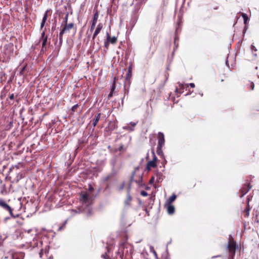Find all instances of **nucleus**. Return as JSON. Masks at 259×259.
I'll use <instances>...</instances> for the list:
<instances>
[{
    "mask_svg": "<svg viewBox=\"0 0 259 259\" xmlns=\"http://www.w3.org/2000/svg\"><path fill=\"white\" fill-rule=\"evenodd\" d=\"M0 206L4 209L8 210L12 217L15 218L11 207L3 199H0Z\"/></svg>",
    "mask_w": 259,
    "mask_h": 259,
    "instance_id": "nucleus-1",
    "label": "nucleus"
},
{
    "mask_svg": "<svg viewBox=\"0 0 259 259\" xmlns=\"http://www.w3.org/2000/svg\"><path fill=\"white\" fill-rule=\"evenodd\" d=\"M164 137L162 133L159 132L158 136V145L157 147H162L164 145Z\"/></svg>",
    "mask_w": 259,
    "mask_h": 259,
    "instance_id": "nucleus-2",
    "label": "nucleus"
},
{
    "mask_svg": "<svg viewBox=\"0 0 259 259\" xmlns=\"http://www.w3.org/2000/svg\"><path fill=\"white\" fill-rule=\"evenodd\" d=\"M228 248L229 249L230 253L232 255H234L235 253L236 248V244L234 242H230L228 244Z\"/></svg>",
    "mask_w": 259,
    "mask_h": 259,
    "instance_id": "nucleus-3",
    "label": "nucleus"
},
{
    "mask_svg": "<svg viewBox=\"0 0 259 259\" xmlns=\"http://www.w3.org/2000/svg\"><path fill=\"white\" fill-rule=\"evenodd\" d=\"M73 26L74 24L73 23H71L68 24H66L63 27V29L61 30L62 33H67L69 31L70 29L73 28Z\"/></svg>",
    "mask_w": 259,
    "mask_h": 259,
    "instance_id": "nucleus-4",
    "label": "nucleus"
},
{
    "mask_svg": "<svg viewBox=\"0 0 259 259\" xmlns=\"http://www.w3.org/2000/svg\"><path fill=\"white\" fill-rule=\"evenodd\" d=\"M98 14L97 12H96L94 14V16L93 17L92 25H91V28H90L91 31H93L94 29L95 25H96L97 21V20H98Z\"/></svg>",
    "mask_w": 259,
    "mask_h": 259,
    "instance_id": "nucleus-5",
    "label": "nucleus"
},
{
    "mask_svg": "<svg viewBox=\"0 0 259 259\" xmlns=\"http://www.w3.org/2000/svg\"><path fill=\"white\" fill-rule=\"evenodd\" d=\"M129 124H131L132 126H130L129 125H127L123 126V129L129 131H133L134 130V127L137 125V122H131Z\"/></svg>",
    "mask_w": 259,
    "mask_h": 259,
    "instance_id": "nucleus-6",
    "label": "nucleus"
},
{
    "mask_svg": "<svg viewBox=\"0 0 259 259\" xmlns=\"http://www.w3.org/2000/svg\"><path fill=\"white\" fill-rule=\"evenodd\" d=\"M102 28H103V24L102 23L98 24V25H97V28H96L94 33L93 34V39H94L95 38V37L97 36V35L100 33V32L101 31Z\"/></svg>",
    "mask_w": 259,
    "mask_h": 259,
    "instance_id": "nucleus-7",
    "label": "nucleus"
},
{
    "mask_svg": "<svg viewBox=\"0 0 259 259\" xmlns=\"http://www.w3.org/2000/svg\"><path fill=\"white\" fill-rule=\"evenodd\" d=\"M107 35V40L109 41L112 44H114L117 41V37L115 36L111 37L109 34V33L107 32L106 33Z\"/></svg>",
    "mask_w": 259,
    "mask_h": 259,
    "instance_id": "nucleus-8",
    "label": "nucleus"
},
{
    "mask_svg": "<svg viewBox=\"0 0 259 259\" xmlns=\"http://www.w3.org/2000/svg\"><path fill=\"white\" fill-rule=\"evenodd\" d=\"M81 201L82 205L87 206L88 203V195L87 194H84L81 196Z\"/></svg>",
    "mask_w": 259,
    "mask_h": 259,
    "instance_id": "nucleus-9",
    "label": "nucleus"
},
{
    "mask_svg": "<svg viewBox=\"0 0 259 259\" xmlns=\"http://www.w3.org/2000/svg\"><path fill=\"white\" fill-rule=\"evenodd\" d=\"M156 166V163L154 161L150 160L147 163L146 168L149 170L151 167H155Z\"/></svg>",
    "mask_w": 259,
    "mask_h": 259,
    "instance_id": "nucleus-10",
    "label": "nucleus"
},
{
    "mask_svg": "<svg viewBox=\"0 0 259 259\" xmlns=\"http://www.w3.org/2000/svg\"><path fill=\"white\" fill-rule=\"evenodd\" d=\"M168 206L167 207V212L169 214H172L175 212V207L174 206L171 205L170 204H168Z\"/></svg>",
    "mask_w": 259,
    "mask_h": 259,
    "instance_id": "nucleus-11",
    "label": "nucleus"
},
{
    "mask_svg": "<svg viewBox=\"0 0 259 259\" xmlns=\"http://www.w3.org/2000/svg\"><path fill=\"white\" fill-rule=\"evenodd\" d=\"M132 77V66H130L128 68V71L125 75V79L126 81H129Z\"/></svg>",
    "mask_w": 259,
    "mask_h": 259,
    "instance_id": "nucleus-12",
    "label": "nucleus"
},
{
    "mask_svg": "<svg viewBox=\"0 0 259 259\" xmlns=\"http://www.w3.org/2000/svg\"><path fill=\"white\" fill-rule=\"evenodd\" d=\"M100 119V113H98L93 119V125L95 127Z\"/></svg>",
    "mask_w": 259,
    "mask_h": 259,
    "instance_id": "nucleus-13",
    "label": "nucleus"
},
{
    "mask_svg": "<svg viewBox=\"0 0 259 259\" xmlns=\"http://www.w3.org/2000/svg\"><path fill=\"white\" fill-rule=\"evenodd\" d=\"M132 200V197L130 194H128L126 197V199L124 201L125 205L126 206H129L130 205V203Z\"/></svg>",
    "mask_w": 259,
    "mask_h": 259,
    "instance_id": "nucleus-14",
    "label": "nucleus"
},
{
    "mask_svg": "<svg viewBox=\"0 0 259 259\" xmlns=\"http://www.w3.org/2000/svg\"><path fill=\"white\" fill-rule=\"evenodd\" d=\"M162 148V147H157L156 153L158 155L161 157H164V154L163 153Z\"/></svg>",
    "mask_w": 259,
    "mask_h": 259,
    "instance_id": "nucleus-15",
    "label": "nucleus"
},
{
    "mask_svg": "<svg viewBox=\"0 0 259 259\" xmlns=\"http://www.w3.org/2000/svg\"><path fill=\"white\" fill-rule=\"evenodd\" d=\"M176 197L177 196L175 194H172L171 196H170L167 201V204H170L173 201H174L176 199Z\"/></svg>",
    "mask_w": 259,
    "mask_h": 259,
    "instance_id": "nucleus-16",
    "label": "nucleus"
},
{
    "mask_svg": "<svg viewBox=\"0 0 259 259\" xmlns=\"http://www.w3.org/2000/svg\"><path fill=\"white\" fill-rule=\"evenodd\" d=\"M251 50L252 55L255 58H256L257 57V54L255 53V52L257 51L256 48L255 47V46L252 45L251 46Z\"/></svg>",
    "mask_w": 259,
    "mask_h": 259,
    "instance_id": "nucleus-17",
    "label": "nucleus"
},
{
    "mask_svg": "<svg viewBox=\"0 0 259 259\" xmlns=\"http://www.w3.org/2000/svg\"><path fill=\"white\" fill-rule=\"evenodd\" d=\"M241 16L243 19L244 23L246 24L248 20V17L247 14H246L245 13H242Z\"/></svg>",
    "mask_w": 259,
    "mask_h": 259,
    "instance_id": "nucleus-18",
    "label": "nucleus"
},
{
    "mask_svg": "<svg viewBox=\"0 0 259 259\" xmlns=\"http://www.w3.org/2000/svg\"><path fill=\"white\" fill-rule=\"evenodd\" d=\"M124 186H125V184H124V183H123H123H121V184L119 185V187H118V190L119 191H121L122 190H123V188H124Z\"/></svg>",
    "mask_w": 259,
    "mask_h": 259,
    "instance_id": "nucleus-19",
    "label": "nucleus"
},
{
    "mask_svg": "<svg viewBox=\"0 0 259 259\" xmlns=\"http://www.w3.org/2000/svg\"><path fill=\"white\" fill-rule=\"evenodd\" d=\"M48 11H48V10H47V11L45 12V14H44V17H43L42 20L43 21H46H46H47V18H48Z\"/></svg>",
    "mask_w": 259,
    "mask_h": 259,
    "instance_id": "nucleus-20",
    "label": "nucleus"
},
{
    "mask_svg": "<svg viewBox=\"0 0 259 259\" xmlns=\"http://www.w3.org/2000/svg\"><path fill=\"white\" fill-rule=\"evenodd\" d=\"M114 89H115V85H114V84H113L111 91L110 92V93L108 95V98H110V97H112V92L114 90Z\"/></svg>",
    "mask_w": 259,
    "mask_h": 259,
    "instance_id": "nucleus-21",
    "label": "nucleus"
},
{
    "mask_svg": "<svg viewBox=\"0 0 259 259\" xmlns=\"http://www.w3.org/2000/svg\"><path fill=\"white\" fill-rule=\"evenodd\" d=\"M47 41V36H46L43 39V41L42 43V47H44L46 45Z\"/></svg>",
    "mask_w": 259,
    "mask_h": 259,
    "instance_id": "nucleus-22",
    "label": "nucleus"
},
{
    "mask_svg": "<svg viewBox=\"0 0 259 259\" xmlns=\"http://www.w3.org/2000/svg\"><path fill=\"white\" fill-rule=\"evenodd\" d=\"M152 153H153V159L152 160V161H154L155 162H156V161H157V157L156 156L155 154V153L154 151L152 152Z\"/></svg>",
    "mask_w": 259,
    "mask_h": 259,
    "instance_id": "nucleus-23",
    "label": "nucleus"
},
{
    "mask_svg": "<svg viewBox=\"0 0 259 259\" xmlns=\"http://www.w3.org/2000/svg\"><path fill=\"white\" fill-rule=\"evenodd\" d=\"M64 33H62V31H61L60 33H59V40H60V41L61 42L62 41V39H63V35L64 34Z\"/></svg>",
    "mask_w": 259,
    "mask_h": 259,
    "instance_id": "nucleus-24",
    "label": "nucleus"
},
{
    "mask_svg": "<svg viewBox=\"0 0 259 259\" xmlns=\"http://www.w3.org/2000/svg\"><path fill=\"white\" fill-rule=\"evenodd\" d=\"M141 195L143 196H147L148 195V193L145 191H142L141 192Z\"/></svg>",
    "mask_w": 259,
    "mask_h": 259,
    "instance_id": "nucleus-25",
    "label": "nucleus"
},
{
    "mask_svg": "<svg viewBox=\"0 0 259 259\" xmlns=\"http://www.w3.org/2000/svg\"><path fill=\"white\" fill-rule=\"evenodd\" d=\"M189 86L191 87L192 88H194L195 87V84L194 83H190L189 84H187V87H188Z\"/></svg>",
    "mask_w": 259,
    "mask_h": 259,
    "instance_id": "nucleus-26",
    "label": "nucleus"
},
{
    "mask_svg": "<svg viewBox=\"0 0 259 259\" xmlns=\"http://www.w3.org/2000/svg\"><path fill=\"white\" fill-rule=\"evenodd\" d=\"M109 42H110L109 41H108L107 40L104 43V46H105V47L107 49L108 48V46H109Z\"/></svg>",
    "mask_w": 259,
    "mask_h": 259,
    "instance_id": "nucleus-27",
    "label": "nucleus"
},
{
    "mask_svg": "<svg viewBox=\"0 0 259 259\" xmlns=\"http://www.w3.org/2000/svg\"><path fill=\"white\" fill-rule=\"evenodd\" d=\"M249 210H250V209L249 207L246 208L245 210V212H246V214L247 216H249Z\"/></svg>",
    "mask_w": 259,
    "mask_h": 259,
    "instance_id": "nucleus-28",
    "label": "nucleus"
},
{
    "mask_svg": "<svg viewBox=\"0 0 259 259\" xmlns=\"http://www.w3.org/2000/svg\"><path fill=\"white\" fill-rule=\"evenodd\" d=\"M249 84H250V87L251 90H253L254 89V83L251 82Z\"/></svg>",
    "mask_w": 259,
    "mask_h": 259,
    "instance_id": "nucleus-29",
    "label": "nucleus"
},
{
    "mask_svg": "<svg viewBox=\"0 0 259 259\" xmlns=\"http://www.w3.org/2000/svg\"><path fill=\"white\" fill-rule=\"evenodd\" d=\"M45 23H46V21H43L42 20V22H41V24H40V28H42V27L45 26Z\"/></svg>",
    "mask_w": 259,
    "mask_h": 259,
    "instance_id": "nucleus-30",
    "label": "nucleus"
},
{
    "mask_svg": "<svg viewBox=\"0 0 259 259\" xmlns=\"http://www.w3.org/2000/svg\"><path fill=\"white\" fill-rule=\"evenodd\" d=\"M68 16V14H66V16H65V17L64 21H65V23H66V24H67V22Z\"/></svg>",
    "mask_w": 259,
    "mask_h": 259,
    "instance_id": "nucleus-31",
    "label": "nucleus"
},
{
    "mask_svg": "<svg viewBox=\"0 0 259 259\" xmlns=\"http://www.w3.org/2000/svg\"><path fill=\"white\" fill-rule=\"evenodd\" d=\"M77 107V105H74V106L72 107V110H73V111H75Z\"/></svg>",
    "mask_w": 259,
    "mask_h": 259,
    "instance_id": "nucleus-32",
    "label": "nucleus"
},
{
    "mask_svg": "<svg viewBox=\"0 0 259 259\" xmlns=\"http://www.w3.org/2000/svg\"><path fill=\"white\" fill-rule=\"evenodd\" d=\"M14 95L13 94H11L10 97H9V98L11 100H13L14 99Z\"/></svg>",
    "mask_w": 259,
    "mask_h": 259,
    "instance_id": "nucleus-33",
    "label": "nucleus"
},
{
    "mask_svg": "<svg viewBox=\"0 0 259 259\" xmlns=\"http://www.w3.org/2000/svg\"><path fill=\"white\" fill-rule=\"evenodd\" d=\"M41 37L42 38H45L46 36H45V31H44L42 33H41Z\"/></svg>",
    "mask_w": 259,
    "mask_h": 259,
    "instance_id": "nucleus-34",
    "label": "nucleus"
},
{
    "mask_svg": "<svg viewBox=\"0 0 259 259\" xmlns=\"http://www.w3.org/2000/svg\"><path fill=\"white\" fill-rule=\"evenodd\" d=\"M153 253H154V254L155 255V256H157V254H156V252H155V251H154V250H153Z\"/></svg>",
    "mask_w": 259,
    "mask_h": 259,
    "instance_id": "nucleus-35",
    "label": "nucleus"
},
{
    "mask_svg": "<svg viewBox=\"0 0 259 259\" xmlns=\"http://www.w3.org/2000/svg\"><path fill=\"white\" fill-rule=\"evenodd\" d=\"M171 240H170L169 242H167V246L168 244H170V243H171Z\"/></svg>",
    "mask_w": 259,
    "mask_h": 259,
    "instance_id": "nucleus-36",
    "label": "nucleus"
},
{
    "mask_svg": "<svg viewBox=\"0 0 259 259\" xmlns=\"http://www.w3.org/2000/svg\"><path fill=\"white\" fill-rule=\"evenodd\" d=\"M109 179V177H107L105 178V181L108 180Z\"/></svg>",
    "mask_w": 259,
    "mask_h": 259,
    "instance_id": "nucleus-37",
    "label": "nucleus"
},
{
    "mask_svg": "<svg viewBox=\"0 0 259 259\" xmlns=\"http://www.w3.org/2000/svg\"><path fill=\"white\" fill-rule=\"evenodd\" d=\"M199 95L201 96H203V94L202 93H199Z\"/></svg>",
    "mask_w": 259,
    "mask_h": 259,
    "instance_id": "nucleus-38",
    "label": "nucleus"
},
{
    "mask_svg": "<svg viewBox=\"0 0 259 259\" xmlns=\"http://www.w3.org/2000/svg\"><path fill=\"white\" fill-rule=\"evenodd\" d=\"M218 256H220V255H218V256H212V258H214V257H218Z\"/></svg>",
    "mask_w": 259,
    "mask_h": 259,
    "instance_id": "nucleus-39",
    "label": "nucleus"
},
{
    "mask_svg": "<svg viewBox=\"0 0 259 259\" xmlns=\"http://www.w3.org/2000/svg\"><path fill=\"white\" fill-rule=\"evenodd\" d=\"M62 228H63V227H60L59 229L61 230Z\"/></svg>",
    "mask_w": 259,
    "mask_h": 259,
    "instance_id": "nucleus-40",
    "label": "nucleus"
},
{
    "mask_svg": "<svg viewBox=\"0 0 259 259\" xmlns=\"http://www.w3.org/2000/svg\"><path fill=\"white\" fill-rule=\"evenodd\" d=\"M114 163H115V161H114V162H112V164H113V165H114Z\"/></svg>",
    "mask_w": 259,
    "mask_h": 259,
    "instance_id": "nucleus-41",
    "label": "nucleus"
},
{
    "mask_svg": "<svg viewBox=\"0 0 259 259\" xmlns=\"http://www.w3.org/2000/svg\"><path fill=\"white\" fill-rule=\"evenodd\" d=\"M153 179V178L152 180H150V183H151L152 182Z\"/></svg>",
    "mask_w": 259,
    "mask_h": 259,
    "instance_id": "nucleus-42",
    "label": "nucleus"
},
{
    "mask_svg": "<svg viewBox=\"0 0 259 259\" xmlns=\"http://www.w3.org/2000/svg\"><path fill=\"white\" fill-rule=\"evenodd\" d=\"M91 211L90 210H89V213H91Z\"/></svg>",
    "mask_w": 259,
    "mask_h": 259,
    "instance_id": "nucleus-43",
    "label": "nucleus"
},
{
    "mask_svg": "<svg viewBox=\"0 0 259 259\" xmlns=\"http://www.w3.org/2000/svg\"><path fill=\"white\" fill-rule=\"evenodd\" d=\"M30 231H31V230H29L28 231V233H29V232H30Z\"/></svg>",
    "mask_w": 259,
    "mask_h": 259,
    "instance_id": "nucleus-44",
    "label": "nucleus"
},
{
    "mask_svg": "<svg viewBox=\"0 0 259 259\" xmlns=\"http://www.w3.org/2000/svg\"><path fill=\"white\" fill-rule=\"evenodd\" d=\"M228 61H226V64H227V63H228Z\"/></svg>",
    "mask_w": 259,
    "mask_h": 259,
    "instance_id": "nucleus-45",
    "label": "nucleus"
}]
</instances>
